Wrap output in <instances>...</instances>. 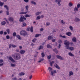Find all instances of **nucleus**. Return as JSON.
<instances>
[{
    "label": "nucleus",
    "mask_w": 80,
    "mask_h": 80,
    "mask_svg": "<svg viewBox=\"0 0 80 80\" xmlns=\"http://www.w3.org/2000/svg\"><path fill=\"white\" fill-rule=\"evenodd\" d=\"M25 8L26 9L27 11H28V8H29V7H28V6H25Z\"/></svg>",
    "instance_id": "obj_40"
},
{
    "label": "nucleus",
    "mask_w": 80,
    "mask_h": 80,
    "mask_svg": "<svg viewBox=\"0 0 80 80\" xmlns=\"http://www.w3.org/2000/svg\"><path fill=\"white\" fill-rule=\"evenodd\" d=\"M1 25H5L6 24V22L5 21H3V22H1Z\"/></svg>",
    "instance_id": "obj_17"
},
{
    "label": "nucleus",
    "mask_w": 80,
    "mask_h": 80,
    "mask_svg": "<svg viewBox=\"0 0 80 80\" xmlns=\"http://www.w3.org/2000/svg\"><path fill=\"white\" fill-rule=\"evenodd\" d=\"M41 55H42V58H44V57H45V54L44 53H43V52L42 53Z\"/></svg>",
    "instance_id": "obj_36"
},
{
    "label": "nucleus",
    "mask_w": 80,
    "mask_h": 80,
    "mask_svg": "<svg viewBox=\"0 0 80 80\" xmlns=\"http://www.w3.org/2000/svg\"><path fill=\"white\" fill-rule=\"evenodd\" d=\"M69 76L73 75V72H72V71H69Z\"/></svg>",
    "instance_id": "obj_15"
},
{
    "label": "nucleus",
    "mask_w": 80,
    "mask_h": 80,
    "mask_svg": "<svg viewBox=\"0 0 80 80\" xmlns=\"http://www.w3.org/2000/svg\"><path fill=\"white\" fill-rule=\"evenodd\" d=\"M19 14H24V12H19Z\"/></svg>",
    "instance_id": "obj_58"
},
{
    "label": "nucleus",
    "mask_w": 80,
    "mask_h": 80,
    "mask_svg": "<svg viewBox=\"0 0 80 80\" xmlns=\"http://www.w3.org/2000/svg\"><path fill=\"white\" fill-rule=\"evenodd\" d=\"M40 30L41 32H42V31H43V28H41L40 29Z\"/></svg>",
    "instance_id": "obj_63"
},
{
    "label": "nucleus",
    "mask_w": 80,
    "mask_h": 80,
    "mask_svg": "<svg viewBox=\"0 0 80 80\" xmlns=\"http://www.w3.org/2000/svg\"><path fill=\"white\" fill-rule=\"evenodd\" d=\"M3 62V60L2 59H0V63H2Z\"/></svg>",
    "instance_id": "obj_53"
},
{
    "label": "nucleus",
    "mask_w": 80,
    "mask_h": 80,
    "mask_svg": "<svg viewBox=\"0 0 80 80\" xmlns=\"http://www.w3.org/2000/svg\"><path fill=\"white\" fill-rule=\"evenodd\" d=\"M4 8H6V9L7 10H9L8 7V6H7V5H5L4 6Z\"/></svg>",
    "instance_id": "obj_23"
},
{
    "label": "nucleus",
    "mask_w": 80,
    "mask_h": 80,
    "mask_svg": "<svg viewBox=\"0 0 80 80\" xmlns=\"http://www.w3.org/2000/svg\"><path fill=\"white\" fill-rule=\"evenodd\" d=\"M75 21H76V22H79L80 21V19L77 18H75Z\"/></svg>",
    "instance_id": "obj_28"
},
{
    "label": "nucleus",
    "mask_w": 80,
    "mask_h": 80,
    "mask_svg": "<svg viewBox=\"0 0 80 80\" xmlns=\"http://www.w3.org/2000/svg\"><path fill=\"white\" fill-rule=\"evenodd\" d=\"M40 12H38L36 13V15H39V14H40Z\"/></svg>",
    "instance_id": "obj_57"
},
{
    "label": "nucleus",
    "mask_w": 80,
    "mask_h": 80,
    "mask_svg": "<svg viewBox=\"0 0 80 80\" xmlns=\"http://www.w3.org/2000/svg\"><path fill=\"white\" fill-rule=\"evenodd\" d=\"M47 47L48 48H52V46L50 45L49 44L47 45Z\"/></svg>",
    "instance_id": "obj_24"
},
{
    "label": "nucleus",
    "mask_w": 80,
    "mask_h": 80,
    "mask_svg": "<svg viewBox=\"0 0 80 80\" xmlns=\"http://www.w3.org/2000/svg\"><path fill=\"white\" fill-rule=\"evenodd\" d=\"M51 55H49V56H48V57H47V58L48 60H50L51 58Z\"/></svg>",
    "instance_id": "obj_35"
},
{
    "label": "nucleus",
    "mask_w": 80,
    "mask_h": 80,
    "mask_svg": "<svg viewBox=\"0 0 80 80\" xmlns=\"http://www.w3.org/2000/svg\"><path fill=\"white\" fill-rule=\"evenodd\" d=\"M30 27H28V28H27L26 29V31H28V32H30Z\"/></svg>",
    "instance_id": "obj_39"
},
{
    "label": "nucleus",
    "mask_w": 80,
    "mask_h": 80,
    "mask_svg": "<svg viewBox=\"0 0 80 80\" xmlns=\"http://www.w3.org/2000/svg\"><path fill=\"white\" fill-rule=\"evenodd\" d=\"M20 34L21 35L23 36H26V35H28V33H27V31L25 30H22L20 31Z\"/></svg>",
    "instance_id": "obj_3"
},
{
    "label": "nucleus",
    "mask_w": 80,
    "mask_h": 80,
    "mask_svg": "<svg viewBox=\"0 0 80 80\" xmlns=\"http://www.w3.org/2000/svg\"><path fill=\"white\" fill-rule=\"evenodd\" d=\"M36 41H37V39L34 38L32 40V42H33L34 43H35V42H36Z\"/></svg>",
    "instance_id": "obj_26"
},
{
    "label": "nucleus",
    "mask_w": 80,
    "mask_h": 80,
    "mask_svg": "<svg viewBox=\"0 0 80 80\" xmlns=\"http://www.w3.org/2000/svg\"><path fill=\"white\" fill-rule=\"evenodd\" d=\"M43 47L42 46H40L39 48V50H41V49H43Z\"/></svg>",
    "instance_id": "obj_43"
},
{
    "label": "nucleus",
    "mask_w": 80,
    "mask_h": 80,
    "mask_svg": "<svg viewBox=\"0 0 80 80\" xmlns=\"http://www.w3.org/2000/svg\"><path fill=\"white\" fill-rule=\"evenodd\" d=\"M3 5H4V3H2V2H0V6L1 7H2V6H3Z\"/></svg>",
    "instance_id": "obj_27"
},
{
    "label": "nucleus",
    "mask_w": 80,
    "mask_h": 80,
    "mask_svg": "<svg viewBox=\"0 0 80 80\" xmlns=\"http://www.w3.org/2000/svg\"><path fill=\"white\" fill-rule=\"evenodd\" d=\"M7 32L6 31L4 32V35H7Z\"/></svg>",
    "instance_id": "obj_59"
},
{
    "label": "nucleus",
    "mask_w": 80,
    "mask_h": 80,
    "mask_svg": "<svg viewBox=\"0 0 80 80\" xmlns=\"http://www.w3.org/2000/svg\"><path fill=\"white\" fill-rule=\"evenodd\" d=\"M31 3H32V4H33V5H36L37 4L36 2L34 1H31Z\"/></svg>",
    "instance_id": "obj_34"
},
{
    "label": "nucleus",
    "mask_w": 80,
    "mask_h": 80,
    "mask_svg": "<svg viewBox=\"0 0 80 80\" xmlns=\"http://www.w3.org/2000/svg\"><path fill=\"white\" fill-rule=\"evenodd\" d=\"M54 52H55L57 54L58 53V50H56V51H53Z\"/></svg>",
    "instance_id": "obj_62"
},
{
    "label": "nucleus",
    "mask_w": 80,
    "mask_h": 80,
    "mask_svg": "<svg viewBox=\"0 0 80 80\" xmlns=\"http://www.w3.org/2000/svg\"><path fill=\"white\" fill-rule=\"evenodd\" d=\"M64 44L66 45L67 49H69L70 50H73V47H70V42L65 40L64 41Z\"/></svg>",
    "instance_id": "obj_1"
},
{
    "label": "nucleus",
    "mask_w": 80,
    "mask_h": 80,
    "mask_svg": "<svg viewBox=\"0 0 80 80\" xmlns=\"http://www.w3.org/2000/svg\"><path fill=\"white\" fill-rule=\"evenodd\" d=\"M78 8L77 7H75L74 8V12H78Z\"/></svg>",
    "instance_id": "obj_11"
},
{
    "label": "nucleus",
    "mask_w": 80,
    "mask_h": 80,
    "mask_svg": "<svg viewBox=\"0 0 80 80\" xmlns=\"http://www.w3.org/2000/svg\"><path fill=\"white\" fill-rule=\"evenodd\" d=\"M16 37L17 38H18V39H19V40H21L22 39V38L20 37V35H16Z\"/></svg>",
    "instance_id": "obj_10"
},
{
    "label": "nucleus",
    "mask_w": 80,
    "mask_h": 80,
    "mask_svg": "<svg viewBox=\"0 0 80 80\" xmlns=\"http://www.w3.org/2000/svg\"><path fill=\"white\" fill-rule=\"evenodd\" d=\"M69 28L70 30H71L72 31H73V27L72 26H70L69 27Z\"/></svg>",
    "instance_id": "obj_37"
},
{
    "label": "nucleus",
    "mask_w": 80,
    "mask_h": 80,
    "mask_svg": "<svg viewBox=\"0 0 80 80\" xmlns=\"http://www.w3.org/2000/svg\"><path fill=\"white\" fill-rule=\"evenodd\" d=\"M9 22H13L14 19H13V18L12 17H10L9 18Z\"/></svg>",
    "instance_id": "obj_7"
},
{
    "label": "nucleus",
    "mask_w": 80,
    "mask_h": 80,
    "mask_svg": "<svg viewBox=\"0 0 80 80\" xmlns=\"http://www.w3.org/2000/svg\"><path fill=\"white\" fill-rule=\"evenodd\" d=\"M33 27H31L30 28V30L31 32H33Z\"/></svg>",
    "instance_id": "obj_21"
},
{
    "label": "nucleus",
    "mask_w": 80,
    "mask_h": 80,
    "mask_svg": "<svg viewBox=\"0 0 80 80\" xmlns=\"http://www.w3.org/2000/svg\"><path fill=\"white\" fill-rule=\"evenodd\" d=\"M76 40L77 39L75 37H74L72 39V41H73V42H77V41H76Z\"/></svg>",
    "instance_id": "obj_19"
},
{
    "label": "nucleus",
    "mask_w": 80,
    "mask_h": 80,
    "mask_svg": "<svg viewBox=\"0 0 80 80\" xmlns=\"http://www.w3.org/2000/svg\"><path fill=\"white\" fill-rule=\"evenodd\" d=\"M56 58H58V59H59L60 60H63V58L62 57H61V56H60L59 55H57Z\"/></svg>",
    "instance_id": "obj_5"
},
{
    "label": "nucleus",
    "mask_w": 80,
    "mask_h": 80,
    "mask_svg": "<svg viewBox=\"0 0 80 80\" xmlns=\"http://www.w3.org/2000/svg\"><path fill=\"white\" fill-rule=\"evenodd\" d=\"M9 59L10 60V61L14 62H15V61L14 60V59L11 57H9Z\"/></svg>",
    "instance_id": "obj_6"
},
{
    "label": "nucleus",
    "mask_w": 80,
    "mask_h": 80,
    "mask_svg": "<svg viewBox=\"0 0 80 80\" xmlns=\"http://www.w3.org/2000/svg\"><path fill=\"white\" fill-rule=\"evenodd\" d=\"M48 70L50 72H52V68L51 67H49L48 68Z\"/></svg>",
    "instance_id": "obj_22"
},
{
    "label": "nucleus",
    "mask_w": 80,
    "mask_h": 80,
    "mask_svg": "<svg viewBox=\"0 0 80 80\" xmlns=\"http://www.w3.org/2000/svg\"><path fill=\"white\" fill-rule=\"evenodd\" d=\"M54 73H53V72L51 71V75L52 76L53 75V74H54Z\"/></svg>",
    "instance_id": "obj_55"
},
{
    "label": "nucleus",
    "mask_w": 80,
    "mask_h": 80,
    "mask_svg": "<svg viewBox=\"0 0 80 80\" xmlns=\"http://www.w3.org/2000/svg\"><path fill=\"white\" fill-rule=\"evenodd\" d=\"M25 52V50H21L20 51V53L21 54H23Z\"/></svg>",
    "instance_id": "obj_14"
},
{
    "label": "nucleus",
    "mask_w": 80,
    "mask_h": 80,
    "mask_svg": "<svg viewBox=\"0 0 80 80\" xmlns=\"http://www.w3.org/2000/svg\"><path fill=\"white\" fill-rule=\"evenodd\" d=\"M6 32H7L8 34H10V29H8H8H7L6 30Z\"/></svg>",
    "instance_id": "obj_20"
},
{
    "label": "nucleus",
    "mask_w": 80,
    "mask_h": 80,
    "mask_svg": "<svg viewBox=\"0 0 80 80\" xmlns=\"http://www.w3.org/2000/svg\"><path fill=\"white\" fill-rule=\"evenodd\" d=\"M80 4L78 3L77 5V8H80Z\"/></svg>",
    "instance_id": "obj_45"
},
{
    "label": "nucleus",
    "mask_w": 80,
    "mask_h": 80,
    "mask_svg": "<svg viewBox=\"0 0 80 80\" xmlns=\"http://www.w3.org/2000/svg\"><path fill=\"white\" fill-rule=\"evenodd\" d=\"M40 16H38L37 17V18H36V20H40Z\"/></svg>",
    "instance_id": "obj_33"
},
{
    "label": "nucleus",
    "mask_w": 80,
    "mask_h": 80,
    "mask_svg": "<svg viewBox=\"0 0 80 80\" xmlns=\"http://www.w3.org/2000/svg\"><path fill=\"white\" fill-rule=\"evenodd\" d=\"M11 47H12V44H11L9 45V48H11Z\"/></svg>",
    "instance_id": "obj_50"
},
{
    "label": "nucleus",
    "mask_w": 80,
    "mask_h": 80,
    "mask_svg": "<svg viewBox=\"0 0 80 80\" xmlns=\"http://www.w3.org/2000/svg\"><path fill=\"white\" fill-rule=\"evenodd\" d=\"M32 78V75H31V76H29V79H31Z\"/></svg>",
    "instance_id": "obj_56"
},
{
    "label": "nucleus",
    "mask_w": 80,
    "mask_h": 80,
    "mask_svg": "<svg viewBox=\"0 0 80 80\" xmlns=\"http://www.w3.org/2000/svg\"><path fill=\"white\" fill-rule=\"evenodd\" d=\"M60 0H56L55 1V2H56V3H57V2H58L60 1Z\"/></svg>",
    "instance_id": "obj_60"
},
{
    "label": "nucleus",
    "mask_w": 80,
    "mask_h": 80,
    "mask_svg": "<svg viewBox=\"0 0 80 80\" xmlns=\"http://www.w3.org/2000/svg\"><path fill=\"white\" fill-rule=\"evenodd\" d=\"M6 38L7 39H10V36L9 35H7L6 36Z\"/></svg>",
    "instance_id": "obj_46"
},
{
    "label": "nucleus",
    "mask_w": 80,
    "mask_h": 80,
    "mask_svg": "<svg viewBox=\"0 0 80 80\" xmlns=\"http://www.w3.org/2000/svg\"><path fill=\"white\" fill-rule=\"evenodd\" d=\"M69 7H72L73 6V4L72 3L70 2L69 4Z\"/></svg>",
    "instance_id": "obj_44"
},
{
    "label": "nucleus",
    "mask_w": 80,
    "mask_h": 80,
    "mask_svg": "<svg viewBox=\"0 0 80 80\" xmlns=\"http://www.w3.org/2000/svg\"><path fill=\"white\" fill-rule=\"evenodd\" d=\"M17 46L15 45L12 44V47H13V48H15Z\"/></svg>",
    "instance_id": "obj_49"
},
{
    "label": "nucleus",
    "mask_w": 80,
    "mask_h": 80,
    "mask_svg": "<svg viewBox=\"0 0 80 80\" xmlns=\"http://www.w3.org/2000/svg\"><path fill=\"white\" fill-rule=\"evenodd\" d=\"M26 18H25V17L23 15H21L19 21L20 22H23L24 20H26Z\"/></svg>",
    "instance_id": "obj_4"
},
{
    "label": "nucleus",
    "mask_w": 80,
    "mask_h": 80,
    "mask_svg": "<svg viewBox=\"0 0 80 80\" xmlns=\"http://www.w3.org/2000/svg\"><path fill=\"white\" fill-rule=\"evenodd\" d=\"M25 17H30L31 16V15L29 14V15H28V14H26V15H25Z\"/></svg>",
    "instance_id": "obj_30"
},
{
    "label": "nucleus",
    "mask_w": 80,
    "mask_h": 80,
    "mask_svg": "<svg viewBox=\"0 0 80 80\" xmlns=\"http://www.w3.org/2000/svg\"><path fill=\"white\" fill-rule=\"evenodd\" d=\"M3 31H0V34L3 35Z\"/></svg>",
    "instance_id": "obj_47"
},
{
    "label": "nucleus",
    "mask_w": 80,
    "mask_h": 80,
    "mask_svg": "<svg viewBox=\"0 0 80 80\" xmlns=\"http://www.w3.org/2000/svg\"><path fill=\"white\" fill-rule=\"evenodd\" d=\"M71 34H72V33H71V32H69L66 33V35H68V36H70Z\"/></svg>",
    "instance_id": "obj_13"
},
{
    "label": "nucleus",
    "mask_w": 80,
    "mask_h": 80,
    "mask_svg": "<svg viewBox=\"0 0 80 80\" xmlns=\"http://www.w3.org/2000/svg\"><path fill=\"white\" fill-rule=\"evenodd\" d=\"M52 72H53L54 73H56L57 72L56 70H53Z\"/></svg>",
    "instance_id": "obj_54"
},
{
    "label": "nucleus",
    "mask_w": 80,
    "mask_h": 80,
    "mask_svg": "<svg viewBox=\"0 0 80 80\" xmlns=\"http://www.w3.org/2000/svg\"><path fill=\"white\" fill-rule=\"evenodd\" d=\"M68 55L71 57H74V55L71 52H69L68 54Z\"/></svg>",
    "instance_id": "obj_16"
},
{
    "label": "nucleus",
    "mask_w": 80,
    "mask_h": 80,
    "mask_svg": "<svg viewBox=\"0 0 80 80\" xmlns=\"http://www.w3.org/2000/svg\"><path fill=\"white\" fill-rule=\"evenodd\" d=\"M41 35H42V34H36L35 36V37L36 38H37V37H39V36H41Z\"/></svg>",
    "instance_id": "obj_12"
},
{
    "label": "nucleus",
    "mask_w": 80,
    "mask_h": 80,
    "mask_svg": "<svg viewBox=\"0 0 80 80\" xmlns=\"http://www.w3.org/2000/svg\"><path fill=\"white\" fill-rule=\"evenodd\" d=\"M24 2H26V3H28V2H29V0H24Z\"/></svg>",
    "instance_id": "obj_51"
},
{
    "label": "nucleus",
    "mask_w": 80,
    "mask_h": 80,
    "mask_svg": "<svg viewBox=\"0 0 80 80\" xmlns=\"http://www.w3.org/2000/svg\"><path fill=\"white\" fill-rule=\"evenodd\" d=\"M54 67L56 68H57L58 69H60V68L59 67V66H58V65H57V64H56V65H54Z\"/></svg>",
    "instance_id": "obj_18"
},
{
    "label": "nucleus",
    "mask_w": 80,
    "mask_h": 80,
    "mask_svg": "<svg viewBox=\"0 0 80 80\" xmlns=\"http://www.w3.org/2000/svg\"><path fill=\"white\" fill-rule=\"evenodd\" d=\"M17 78H12V80H17Z\"/></svg>",
    "instance_id": "obj_64"
},
{
    "label": "nucleus",
    "mask_w": 80,
    "mask_h": 80,
    "mask_svg": "<svg viewBox=\"0 0 80 80\" xmlns=\"http://www.w3.org/2000/svg\"><path fill=\"white\" fill-rule=\"evenodd\" d=\"M25 75V73L24 72H21L18 74V75L19 76H22Z\"/></svg>",
    "instance_id": "obj_8"
},
{
    "label": "nucleus",
    "mask_w": 80,
    "mask_h": 80,
    "mask_svg": "<svg viewBox=\"0 0 80 80\" xmlns=\"http://www.w3.org/2000/svg\"><path fill=\"white\" fill-rule=\"evenodd\" d=\"M55 39L52 40V42H55Z\"/></svg>",
    "instance_id": "obj_61"
},
{
    "label": "nucleus",
    "mask_w": 80,
    "mask_h": 80,
    "mask_svg": "<svg viewBox=\"0 0 80 80\" xmlns=\"http://www.w3.org/2000/svg\"><path fill=\"white\" fill-rule=\"evenodd\" d=\"M50 25V23L48 22H46V25L47 26H49Z\"/></svg>",
    "instance_id": "obj_41"
},
{
    "label": "nucleus",
    "mask_w": 80,
    "mask_h": 80,
    "mask_svg": "<svg viewBox=\"0 0 80 80\" xmlns=\"http://www.w3.org/2000/svg\"><path fill=\"white\" fill-rule=\"evenodd\" d=\"M62 2V1L61 0H59V1L58 2V5L59 6H61V4H60V2Z\"/></svg>",
    "instance_id": "obj_31"
},
{
    "label": "nucleus",
    "mask_w": 80,
    "mask_h": 80,
    "mask_svg": "<svg viewBox=\"0 0 80 80\" xmlns=\"http://www.w3.org/2000/svg\"><path fill=\"white\" fill-rule=\"evenodd\" d=\"M27 25V24L25 23V22H23L22 23V25H21V27H25Z\"/></svg>",
    "instance_id": "obj_9"
},
{
    "label": "nucleus",
    "mask_w": 80,
    "mask_h": 80,
    "mask_svg": "<svg viewBox=\"0 0 80 80\" xmlns=\"http://www.w3.org/2000/svg\"><path fill=\"white\" fill-rule=\"evenodd\" d=\"M48 40H51V39H53V38H52V37H51V36H49L48 37Z\"/></svg>",
    "instance_id": "obj_25"
},
{
    "label": "nucleus",
    "mask_w": 80,
    "mask_h": 80,
    "mask_svg": "<svg viewBox=\"0 0 80 80\" xmlns=\"http://www.w3.org/2000/svg\"><path fill=\"white\" fill-rule=\"evenodd\" d=\"M6 13L7 15H9V11L8 10H7Z\"/></svg>",
    "instance_id": "obj_38"
},
{
    "label": "nucleus",
    "mask_w": 80,
    "mask_h": 80,
    "mask_svg": "<svg viewBox=\"0 0 80 80\" xmlns=\"http://www.w3.org/2000/svg\"><path fill=\"white\" fill-rule=\"evenodd\" d=\"M15 66H16L15 64H12V63L11 64V67H14Z\"/></svg>",
    "instance_id": "obj_48"
},
{
    "label": "nucleus",
    "mask_w": 80,
    "mask_h": 80,
    "mask_svg": "<svg viewBox=\"0 0 80 80\" xmlns=\"http://www.w3.org/2000/svg\"><path fill=\"white\" fill-rule=\"evenodd\" d=\"M44 60V59H43V58H42L41 59H40L39 61H38V62L40 63V62H41L43 61Z\"/></svg>",
    "instance_id": "obj_42"
},
{
    "label": "nucleus",
    "mask_w": 80,
    "mask_h": 80,
    "mask_svg": "<svg viewBox=\"0 0 80 80\" xmlns=\"http://www.w3.org/2000/svg\"><path fill=\"white\" fill-rule=\"evenodd\" d=\"M12 58L16 60H18L21 59V55L18 53H15L12 55Z\"/></svg>",
    "instance_id": "obj_2"
},
{
    "label": "nucleus",
    "mask_w": 80,
    "mask_h": 80,
    "mask_svg": "<svg viewBox=\"0 0 80 80\" xmlns=\"http://www.w3.org/2000/svg\"><path fill=\"white\" fill-rule=\"evenodd\" d=\"M12 35L13 37H16V35H17V33L15 32H14L12 33Z\"/></svg>",
    "instance_id": "obj_32"
},
{
    "label": "nucleus",
    "mask_w": 80,
    "mask_h": 80,
    "mask_svg": "<svg viewBox=\"0 0 80 80\" xmlns=\"http://www.w3.org/2000/svg\"><path fill=\"white\" fill-rule=\"evenodd\" d=\"M59 43H62V41L61 40H59L58 41Z\"/></svg>",
    "instance_id": "obj_52"
},
{
    "label": "nucleus",
    "mask_w": 80,
    "mask_h": 80,
    "mask_svg": "<svg viewBox=\"0 0 80 80\" xmlns=\"http://www.w3.org/2000/svg\"><path fill=\"white\" fill-rule=\"evenodd\" d=\"M55 63V62L54 61H52V62H51L50 63V65H51V66H52V64Z\"/></svg>",
    "instance_id": "obj_29"
}]
</instances>
